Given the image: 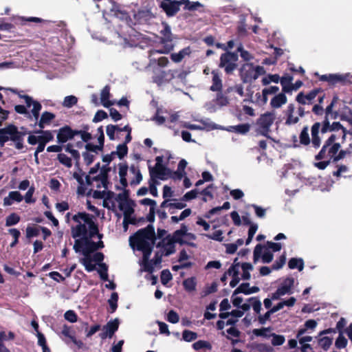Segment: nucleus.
Returning a JSON list of instances; mask_svg holds the SVG:
<instances>
[{"label":"nucleus","mask_w":352,"mask_h":352,"mask_svg":"<svg viewBox=\"0 0 352 352\" xmlns=\"http://www.w3.org/2000/svg\"><path fill=\"white\" fill-rule=\"evenodd\" d=\"M156 239L155 229L152 224L138 230L129 237V244L133 249L142 252L143 258L146 261L144 265V271L153 273L155 265L148 258L152 253L153 244Z\"/></svg>","instance_id":"f257e3e1"},{"label":"nucleus","mask_w":352,"mask_h":352,"mask_svg":"<svg viewBox=\"0 0 352 352\" xmlns=\"http://www.w3.org/2000/svg\"><path fill=\"white\" fill-rule=\"evenodd\" d=\"M285 44L279 32H274L269 35L265 43V65H272L277 63L279 57L284 54L282 48Z\"/></svg>","instance_id":"f03ea898"},{"label":"nucleus","mask_w":352,"mask_h":352,"mask_svg":"<svg viewBox=\"0 0 352 352\" xmlns=\"http://www.w3.org/2000/svg\"><path fill=\"white\" fill-rule=\"evenodd\" d=\"M336 140V135L331 134L324 142L319 153L315 156V160H322L329 157H331L332 163L335 164L343 159L346 152L343 150L339 151L340 144L335 142Z\"/></svg>","instance_id":"7ed1b4c3"},{"label":"nucleus","mask_w":352,"mask_h":352,"mask_svg":"<svg viewBox=\"0 0 352 352\" xmlns=\"http://www.w3.org/2000/svg\"><path fill=\"white\" fill-rule=\"evenodd\" d=\"M22 133L18 132V127L14 124H9L6 127L0 129V145L4 146L9 140L14 142L15 148L18 150L23 149L21 144Z\"/></svg>","instance_id":"20e7f679"},{"label":"nucleus","mask_w":352,"mask_h":352,"mask_svg":"<svg viewBox=\"0 0 352 352\" xmlns=\"http://www.w3.org/2000/svg\"><path fill=\"white\" fill-rule=\"evenodd\" d=\"M162 36L160 38V43L164 45L163 48L160 50H151L148 52L149 58L156 54H168L173 50L174 45L172 43L173 37L170 28L166 24L164 29L161 31Z\"/></svg>","instance_id":"39448f33"},{"label":"nucleus","mask_w":352,"mask_h":352,"mask_svg":"<svg viewBox=\"0 0 352 352\" xmlns=\"http://www.w3.org/2000/svg\"><path fill=\"white\" fill-rule=\"evenodd\" d=\"M263 74L264 68L263 67L249 63L242 65L239 70V74L243 82H252Z\"/></svg>","instance_id":"423d86ee"},{"label":"nucleus","mask_w":352,"mask_h":352,"mask_svg":"<svg viewBox=\"0 0 352 352\" xmlns=\"http://www.w3.org/2000/svg\"><path fill=\"white\" fill-rule=\"evenodd\" d=\"M239 56L236 52H226L220 56L219 67L223 68L226 74L230 75L237 68Z\"/></svg>","instance_id":"0eeeda50"},{"label":"nucleus","mask_w":352,"mask_h":352,"mask_svg":"<svg viewBox=\"0 0 352 352\" xmlns=\"http://www.w3.org/2000/svg\"><path fill=\"white\" fill-rule=\"evenodd\" d=\"M294 278L289 276L283 278L278 286L276 291L272 295L273 300H278L281 296L294 293Z\"/></svg>","instance_id":"6e6552de"},{"label":"nucleus","mask_w":352,"mask_h":352,"mask_svg":"<svg viewBox=\"0 0 352 352\" xmlns=\"http://www.w3.org/2000/svg\"><path fill=\"white\" fill-rule=\"evenodd\" d=\"M319 80L327 82L331 85L351 84L352 74L351 73L324 74L320 76Z\"/></svg>","instance_id":"1a4fd4ad"},{"label":"nucleus","mask_w":352,"mask_h":352,"mask_svg":"<svg viewBox=\"0 0 352 352\" xmlns=\"http://www.w3.org/2000/svg\"><path fill=\"white\" fill-rule=\"evenodd\" d=\"M182 5V0H162L159 3V7L166 16L170 18L176 16L179 12Z\"/></svg>","instance_id":"9d476101"},{"label":"nucleus","mask_w":352,"mask_h":352,"mask_svg":"<svg viewBox=\"0 0 352 352\" xmlns=\"http://www.w3.org/2000/svg\"><path fill=\"white\" fill-rule=\"evenodd\" d=\"M119 320L115 318L109 321L106 325L102 328V331L99 333V336L102 340H104L107 338H112L114 333L118 331L119 328Z\"/></svg>","instance_id":"9b49d317"},{"label":"nucleus","mask_w":352,"mask_h":352,"mask_svg":"<svg viewBox=\"0 0 352 352\" xmlns=\"http://www.w3.org/2000/svg\"><path fill=\"white\" fill-rule=\"evenodd\" d=\"M188 231V227L185 224H182L180 229L175 230L173 234L172 239L173 240V242H177V243L180 245L186 244L188 245H190L191 247H195L196 245L194 243L188 242L186 241H184L182 239L183 236H186V232Z\"/></svg>","instance_id":"f8f14e48"},{"label":"nucleus","mask_w":352,"mask_h":352,"mask_svg":"<svg viewBox=\"0 0 352 352\" xmlns=\"http://www.w3.org/2000/svg\"><path fill=\"white\" fill-rule=\"evenodd\" d=\"M149 173L151 180L155 179L156 178L164 180L166 179L164 176H168V174L170 173V169L165 166L159 167L155 166L154 168L149 167Z\"/></svg>","instance_id":"ddd939ff"},{"label":"nucleus","mask_w":352,"mask_h":352,"mask_svg":"<svg viewBox=\"0 0 352 352\" xmlns=\"http://www.w3.org/2000/svg\"><path fill=\"white\" fill-rule=\"evenodd\" d=\"M57 132V142L60 144L66 143L67 141L73 139L72 135V128L68 125H65L60 128Z\"/></svg>","instance_id":"4468645a"},{"label":"nucleus","mask_w":352,"mask_h":352,"mask_svg":"<svg viewBox=\"0 0 352 352\" xmlns=\"http://www.w3.org/2000/svg\"><path fill=\"white\" fill-rule=\"evenodd\" d=\"M322 128V124L319 122H315L311 128V142L315 148H318L321 144V138L319 136L320 129Z\"/></svg>","instance_id":"2eb2a0df"},{"label":"nucleus","mask_w":352,"mask_h":352,"mask_svg":"<svg viewBox=\"0 0 352 352\" xmlns=\"http://www.w3.org/2000/svg\"><path fill=\"white\" fill-rule=\"evenodd\" d=\"M330 119H324L321 123L322 128L320 132L322 134L327 132L338 131L339 130H343L344 128L339 122H333L331 124H330Z\"/></svg>","instance_id":"dca6fc26"},{"label":"nucleus","mask_w":352,"mask_h":352,"mask_svg":"<svg viewBox=\"0 0 352 352\" xmlns=\"http://www.w3.org/2000/svg\"><path fill=\"white\" fill-rule=\"evenodd\" d=\"M319 91L318 89H314L307 94H304L302 92H300L296 98V100L301 104H311L313 100L318 95Z\"/></svg>","instance_id":"f3484780"},{"label":"nucleus","mask_w":352,"mask_h":352,"mask_svg":"<svg viewBox=\"0 0 352 352\" xmlns=\"http://www.w3.org/2000/svg\"><path fill=\"white\" fill-rule=\"evenodd\" d=\"M111 170V168L108 167L107 165H104L101 167L100 173L99 175L93 177V180L96 182L100 181L102 186L104 188H107L108 184H109V173Z\"/></svg>","instance_id":"a211bd4d"},{"label":"nucleus","mask_w":352,"mask_h":352,"mask_svg":"<svg viewBox=\"0 0 352 352\" xmlns=\"http://www.w3.org/2000/svg\"><path fill=\"white\" fill-rule=\"evenodd\" d=\"M104 246L102 241L100 240L98 242H94L87 237V247L82 250V254L87 256V254H90L98 249L103 248Z\"/></svg>","instance_id":"6ab92c4d"},{"label":"nucleus","mask_w":352,"mask_h":352,"mask_svg":"<svg viewBox=\"0 0 352 352\" xmlns=\"http://www.w3.org/2000/svg\"><path fill=\"white\" fill-rule=\"evenodd\" d=\"M23 199V196L19 191H11L9 192L8 196L3 199V206H9L13 204L14 202H21Z\"/></svg>","instance_id":"aec40b11"},{"label":"nucleus","mask_w":352,"mask_h":352,"mask_svg":"<svg viewBox=\"0 0 352 352\" xmlns=\"http://www.w3.org/2000/svg\"><path fill=\"white\" fill-rule=\"evenodd\" d=\"M212 85L210 87V90L212 91H221L223 88L222 80L220 74L217 70L212 71Z\"/></svg>","instance_id":"412c9836"},{"label":"nucleus","mask_w":352,"mask_h":352,"mask_svg":"<svg viewBox=\"0 0 352 352\" xmlns=\"http://www.w3.org/2000/svg\"><path fill=\"white\" fill-rule=\"evenodd\" d=\"M265 340H269L273 346H280L285 342V337L282 335H276L270 333L267 328H265Z\"/></svg>","instance_id":"4be33fe9"},{"label":"nucleus","mask_w":352,"mask_h":352,"mask_svg":"<svg viewBox=\"0 0 352 352\" xmlns=\"http://www.w3.org/2000/svg\"><path fill=\"white\" fill-rule=\"evenodd\" d=\"M110 96V86L107 85L103 87L100 94L101 104L106 108H109L114 104L109 100Z\"/></svg>","instance_id":"5701e85b"},{"label":"nucleus","mask_w":352,"mask_h":352,"mask_svg":"<svg viewBox=\"0 0 352 352\" xmlns=\"http://www.w3.org/2000/svg\"><path fill=\"white\" fill-rule=\"evenodd\" d=\"M56 116L54 113L44 111L38 122V126L41 129H43L45 126L50 125L52 121L55 118Z\"/></svg>","instance_id":"b1692460"},{"label":"nucleus","mask_w":352,"mask_h":352,"mask_svg":"<svg viewBox=\"0 0 352 352\" xmlns=\"http://www.w3.org/2000/svg\"><path fill=\"white\" fill-rule=\"evenodd\" d=\"M338 101V97L335 96L333 98L331 103L326 107L324 109V119H336L338 113L337 111H333V109L335 104H336Z\"/></svg>","instance_id":"393cba45"},{"label":"nucleus","mask_w":352,"mask_h":352,"mask_svg":"<svg viewBox=\"0 0 352 352\" xmlns=\"http://www.w3.org/2000/svg\"><path fill=\"white\" fill-rule=\"evenodd\" d=\"M191 53L190 47H185L177 53H172L170 54V59L175 63H179L182 61L186 56H189Z\"/></svg>","instance_id":"a878e982"},{"label":"nucleus","mask_w":352,"mask_h":352,"mask_svg":"<svg viewBox=\"0 0 352 352\" xmlns=\"http://www.w3.org/2000/svg\"><path fill=\"white\" fill-rule=\"evenodd\" d=\"M295 110V107L293 104H289L287 107L286 111L287 119L285 121V124L287 125L295 124L298 122L299 118L297 116H294V112Z\"/></svg>","instance_id":"bb28decb"},{"label":"nucleus","mask_w":352,"mask_h":352,"mask_svg":"<svg viewBox=\"0 0 352 352\" xmlns=\"http://www.w3.org/2000/svg\"><path fill=\"white\" fill-rule=\"evenodd\" d=\"M134 206L135 202L133 200H132L127 203H120L118 208L120 210L124 212V217L128 218L129 216H131V214H133Z\"/></svg>","instance_id":"cd10ccee"},{"label":"nucleus","mask_w":352,"mask_h":352,"mask_svg":"<svg viewBox=\"0 0 352 352\" xmlns=\"http://www.w3.org/2000/svg\"><path fill=\"white\" fill-rule=\"evenodd\" d=\"M87 228L85 224L80 223L75 228L72 229V236L73 238L76 239L80 236H87Z\"/></svg>","instance_id":"c85d7f7f"},{"label":"nucleus","mask_w":352,"mask_h":352,"mask_svg":"<svg viewBox=\"0 0 352 352\" xmlns=\"http://www.w3.org/2000/svg\"><path fill=\"white\" fill-rule=\"evenodd\" d=\"M216 92V98L213 100L214 104L220 107L227 106L229 104V99L228 96L223 93V90Z\"/></svg>","instance_id":"c756f323"},{"label":"nucleus","mask_w":352,"mask_h":352,"mask_svg":"<svg viewBox=\"0 0 352 352\" xmlns=\"http://www.w3.org/2000/svg\"><path fill=\"white\" fill-rule=\"evenodd\" d=\"M287 102V97L284 93L278 94L272 98L270 104L273 108H279Z\"/></svg>","instance_id":"7c9ffc66"},{"label":"nucleus","mask_w":352,"mask_h":352,"mask_svg":"<svg viewBox=\"0 0 352 352\" xmlns=\"http://www.w3.org/2000/svg\"><path fill=\"white\" fill-rule=\"evenodd\" d=\"M305 263L302 258H292L288 261V267L291 270L298 269L299 272L302 271Z\"/></svg>","instance_id":"2f4dec72"},{"label":"nucleus","mask_w":352,"mask_h":352,"mask_svg":"<svg viewBox=\"0 0 352 352\" xmlns=\"http://www.w3.org/2000/svg\"><path fill=\"white\" fill-rule=\"evenodd\" d=\"M23 98L27 107H30L32 105L33 108L32 111L40 113L42 105L38 101L34 100L31 96H23Z\"/></svg>","instance_id":"473e14b6"},{"label":"nucleus","mask_w":352,"mask_h":352,"mask_svg":"<svg viewBox=\"0 0 352 352\" xmlns=\"http://www.w3.org/2000/svg\"><path fill=\"white\" fill-rule=\"evenodd\" d=\"M183 286L184 289L188 292H192L195 291L197 282L195 277H190L185 279L183 281Z\"/></svg>","instance_id":"72a5a7b5"},{"label":"nucleus","mask_w":352,"mask_h":352,"mask_svg":"<svg viewBox=\"0 0 352 352\" xmlns=\"http://www.w3.org/2000/svg\"><path fill=\"white\" fill-rule=\"evenodd\" d=\"M300 144L307 146L310 144L311 140L309 135V127L308 126H305L299 135Z\"/></svg>","instance_id":"f704fd0d"},{"label":"nucleus","mask_w":352,"mask_h":352,"mask_svg":"<svg viewBox=\"0 0 352 352\" xmlns=\"http://www.w3.org/2000/svg\"><path fill=\"white\" fill-rule=\"evenodd\" d=\"M182 5H184V9L185 10L194 11L198 9V8L203 7V5L199 2H191L190 0H182Z\"/></svg>","instance_id":"c9c22d12"},{"label":"nucleus","mask_w":352,"mask_h":352,"mask_svg":"<svg viewBox=\"0 0 352 352\" xmlns=\"http://www.w3.org/2000/svg\"><path fill=\"white\" fill-rule=\"evenodd\" d=\"M193 349L195 351H199L201 349H208L211 350L212 349V344L208 342L206 340H198L195 342H194L192 345Z\"/></svg>","instance_id":"e433bc0d"},{"label":"nucleus","mask_w":352,"mask_h":352,"mask_svg":"<svg viewBox=\"0 0 352 352\" xmlns=\"http://www.w3.org/2000/svg\"><path fill=\"white\" fill-rule=\"evenodd\" d=\"M333 338L324 336L318 339V345L324 350L327 351L331 346Z\"/></svg>","instance_id":"4c0bfd02"},{"label":"nucleus","mask_w":352,"mask_h":352,"mask_svg":"<svg viewBox=\"0 0 352 352\" xmlns=\"http://www.w3.org/2000/svg\"><path fill=\"white\" fill-rule=\"evenodd\" d=\"M92 261L90 254H87V256H85V257L80 260V263L89 272H92L96 269L95 265L92 263Z\"/></svg>","instance_id":"58836bf2"},{"label":"nucleus","mask_w":352,"mask_h":352,"mask_svg":"<svg viewBox=\"0 0 352 352\" xmlns=\"http://www.w3.org/2000/svg\"><path fill=\"white\" fill-rule=\"evenodd\" d=\"M87 236L82 237L81 239H76L74 250L76 252H82V250L87 247Z\"/></svg>","instance_id":"ea45409f"},{"label":"nucleus","mask_w":352,"mask_h":352,"mask_svg":"<svg viewBox=\"0 0 352 352\" xmlns=\"http://www.w3.org/2000/svg\"><path fill=\"white\" fill-rule=\"evenodd\" d=\"M118 294L117 292H113L111 295L110 299L108 300L109 305V312L111 314L114 313L118 307Z\"/></svg>","instance_id":"a19ab883"},{"label":"nucleus","mask_w":352,"mask_h":352,"mask_svg":"<svg viewBox=\"0 0 352 352\" xmlns=\"http://www.w3.org/2000/svg\"><path fill=\"white\" fill-rule=\"evenodd\" d=\"M264 244L258 243L256 245L254 250L253 259L254 262L256 263L259 258H262L264 261Z\"/></svg>","instance_id":"79ce46f5"},{"label":"nucleus","mask_w":352,"mask_h":352,"mask_svg":"<svg viewBox=\"0 0 352 352\" xmlns=\"http://www.w3.org/2000/svg\"><path fill=\"white\" fill-rule=\"evenodd\" d=\"M230 127L231 129L229 131L240 134H245L250 130V125L248 124H241L236 126H231Z\"/></svg>","instance_id":"37998d69"},{"label":"nucleus","mask_w":352,"mask_h":352,"mask_svg":"<svg viewBox=\"0 0 352 352\" xmlns=\"http://www.w3.org/2000/svg\"><path fill=\"white\" fill-rule=\"evenodd\" d=\"M20 216L15 212H12L6 217V226L8 227L14 226L17 224L20 221Z\"/></svg>","instance_id":"c03bdc74"},{"label":"nucleus","mask_w":352,"mask_h":352,"mask_svg":"<svg viewBox=\"0 0 352 352\" xmlns=\"http://www.w3.org/2000/svg\"><path fill=\"white\" fill-rule=\"evenodd\" d=\"M128 153V146L125 144H120L117 146V150L113 151V154L118 155V157L122 160Z\"/></svg>","instance_id":"a18cd8bd"},{"label":"nucleus","mask_w":352,"mask_h":352,"mask_svg":"<svg viewBox=\"0 0 352 352\" xmlns=\"http://www.w3.org/2000/svg\"><path fill=\"white\" fill-rule=\"evenodd\" d=\"M167 238L168 239L167 243L165 246V252L164 254V256H168L170 254H173L175 252V243L176 242H173V240L170 239V236L168 235Z\"/></svg>","instance_id":"49530a36"},{"label":"nucleus","mask_w":352,"mask_h":352,"mask_svg":"<svg viewBox=\"0 0 352 352\" xmlns=\"http://www.w3.org/2000/svg\"><path fill=\"white\" fill-rule=\"evenodd\" d=\"M197 333L190 330L185 329L182 332L183 340L188 342L195 340L197 338Z\"/></svg>","instance_id":"de8ad7c7"},{"label":"nucleus","mask_w":352,"mask_h":352,"mask_svg":"<svg viewBox=\"0 0 352 352\" xmlns=\"http://www.w3.org/2000/svg\"><path fill=\"white\" fill-rule=\"evenodd\" d=\"M237 54H240V56L245 61H249L253 58L252 54L247 50H244L243 46L241 43L237 47L236 52Z\"/></svg>","instance_id":"09e8293b"},{"label":"nucleus","mask_w":352,"mask_h":352,"mask_svg":"<svg viewBox=\"0 0 352 352\" xmlns=\"http://www.w3.org/2000/svg\"><path fill=\"white\" fill-rule=\"evenodd\" d=\"M99 266L100 270H98V272L100 278L104 281L109 280L108 266L104 263H100Z\"/></svg>","instance_id":"8fccbe9b"},{"label":"nucleus","mask_w":352,"mask_h":352,"mask_svg":"<svg viewBox=\"0 0 352 352\" xmlns=\"http://www.w3.org/2000/svg\"><path fill=\"white\" fill-rule=\"evenodd\" d=\"M241 268L243 270L242 278L243 280H249L251 276L249 271L253 269L252 264L250 263H243L241 264Z\"/></svg>","instance_id":"3c124183"},{"label":"nucleus","mask_w":352,"mask_h":352,"mask_svg":"<svg viewBox=\"0 0 352 352\" xmlns=\"http://www.w3.org/2000/svg\"><path fill=\"white\" fill-rule=\"evenodd\" d=\"M8 233L13 237V241L10 243V246L11 248H14L19 243L21 232L16 228H10L8 230Z\"/></svg>","instance_id":"603ef678"},{"label":"nucleus","mask_w":352,"mask_h":352,"mask_svg":"<svg viewBox=\"0 0 352 352\" xmlns=\"http://www.w3.org/2000/svg\"><path fill=\"white\" fill-rule=\"evenodd\" d=\"M286 261V254L284 252L282 255L279 256V258L274 262L272 265L273 270H278L281 269L285 265Z\"/></svg>","instance_id":"864d4df0"},{"label":"nucleus","mask_w":352,"mask_h":352,"mask_svg":"<svg viewBox=\"0 0 352 352\" xmlns=\"http://www.w3.org/2000/svg\"><path fill=\"white\" fill-rule=\"evenodd\" d=\"M57 159L59 162L65 165L67 168L72 166V159L64 153H59L57 156Z\"/></svg>","instance_id":"5fc2aeb1"},{"label":"nucleus","mask_w":352,"mask_h":352,"mask_svg":"<svg viewBox=\"0 0 352 352\" xmlns=\"http://www.w3.org/2000/svg\"><path fill=\"white\" fill-rule=\"evenodd\" d=\"M348 341L346 338L343 336V333H339L338 337L336 338L335 342V346L337 349H341L346 346Z\"/></svg>","instance_id":"6e6d98bb"},{"label":"nucleus","mask_w":352,"mask_h":352,"mask_svg":"<svg viewBox=\"0 0 352 352\" xmlns=\"http://www.w3.org/2000/svg\"><path fill=\"white\" fill-rule=\"evenodd\" d=\"M61 333L65 337L68 338L71 341L74 339L75 336V331L72 329V327L65 324L63 327V329L61 331Z\"/></svg>","instance_id":"4d7b16f0"},{"label":"nucleus","mask_w":352,"mask_h":352,"mask_svg":"<svg viewBox=\"0 0 352 352\" xmlns=\"http://www.w3.org/2000/svg\"><path fill=\"white\" fill-rule=\"evenodd\" d=\"M78 102V98L74 96H68L64 98L63 105L67 108L74 106Z\"/></svg>","instance_id":"13d9d810"},{"label":"nucleus","mask_w":352,"mask_h":352,"mask_svg":"<svg viewBox=\"0 0 352 352\" xmlns=\"http://www.w3.org/2000/svg\"><path fill=\"white\" fill-rule=\"evenodd\" d=\"M53 132H56V130L50 131V130H43V129H40V130L35 131L34 133L43 134L44 135L47 142L48 143L54 140Z\"/></svg>","instance_id":"bf43d9fd"},{"label":"nucleus","mask_w":352,"mask_h":352,"mask_svg":"<svg viewBox=\"0 0 352 352\" xmlns=\"http://www.w3.org/2000/svg\"><path fill=\"white\" fill-rule=\"evenodd\" d=\"M35 191L34 186H32L29 188L28 190L25 193L23 199H25V203L27 204H32L36 201V199L32 197Z\"/></svg>","instance_id":"052dcab7"},{"label":"nucleus","mask_w":352,"mask_h":352,"mask_svg":"<svg viewBox=\"0 0 352 352\" xmlns=\"http://www.w3.org/2000/svg\"><path fill=\"white\" fill-rule=\"evenodd\" d=\"M160 278L162 284L165 285L172 280L173 276L168 270H164L161 272Z\"/></svg>","instance_id":"680f3d73"},{"label":"nucleus","mask_w":352,"mask_h":352,"mask_svg":"<svg viewBox=\"0 0 352 352\" xmlns=\"http://www.w3.org/2000/svg\"><path fill=\"white\" fill-rule=\"evenodd\" d=\"M89 227V236H87L89 239L94 237L96 234H98V225L94 221H91L89 223L87 224Z\"/></svg>","instance_id":"e2e57ef3"},{"label":"nucleus","mask_w":352,"mask_h":352,"mask_svg":"<svg viewBox=\"0 0 352 352\" xmlns=\"http://www.w3.org/2000/svg\"><path fill=\"white\" fill-rule=\"evenodd\" d=\"M248 302H251V307H252L254 311L258 314L261 309V302L259 300H258L255 297L250 298L248 300Z\"/></svg>","instance_id":"0e129e2a"},{"label":"nucleus","mask_w":352,"mask_h":352,"mask_svg":"<svg viewBox=\"0 0 352 352\" xmlns=\"http://www.w3.org/2000/svg\"><path fill=\"white\" fill-rule=\"evenodd\" d=\"M265 246H267V250L274 252H278L282 248V244L280 243H274L268 241H265Z\"/></svg>","instance_id":"69168bd1"},{"label":"nucleus","mask_w":352,"mask_h":352,"mask_svg":"<svg viewBox=\"0 0 352 352\" xmlns=\"http://www.w3.org/2000/svg\"><path fill=\"white\" fill-rule=\"evenodd\" d=\"M118 125L109 124L106 127L107 135L110 140H116L115 132L117 131Z\"/></svg>","instance_id":"338daca9"},{"label":"nucleus","mask_w":352,"mask_h":352,"mask_svg":"<svg viewBox=\"0 0 352 352\" xmlns=\"http://www.w3.org/2000/svg\"><path fill=\"white\" fill-rule=\"evenodd\" d=\"M167 320L170 322V323H173V324H175V323H177L179 320V316L178 315V314L174 311V310H170L168 311V314H167Z\"/></svg>","instance_id":"774afa93"}]
</instances>
